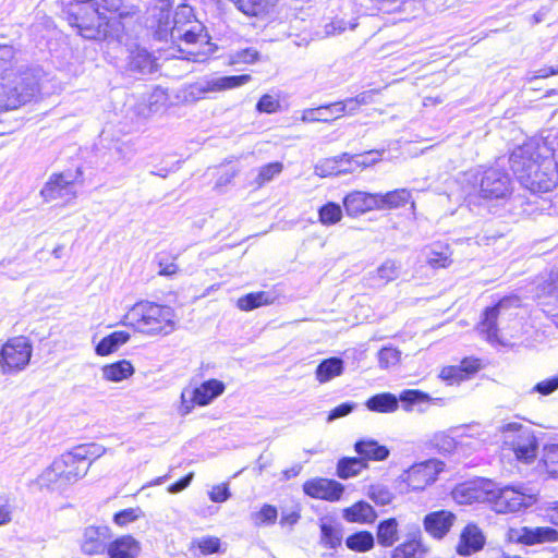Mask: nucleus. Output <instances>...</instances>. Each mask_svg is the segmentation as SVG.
Returning <instances> with one entry per match:
<instances>
[{"label": "nucleus", "instance_id": "nucleus-26", "mask_svg": "<svg viewBox=\"0 0 558 558\" xmlns=\"http://www.w3.org/2000/svg\"><path fill=\"white\" fill-rule=\"evenodd\" d=\"M424 254L426 263L434 269L447 268L452 264V251L447 244L435 243Z\"/></svg>", "mask_w": 558, "mask_h": 558}, {"label": "nucleus", "instance_id": "nucleus-20", "mask_svg": "<svg viewBox=\"0 0 558 558\" xmlns=\"http://www.w3.org/2000/svg\"><path fill=\"white\" fill-rule=\"evenodd\" d=\"M303 490L306 495L313 498L337 501L340 499L344 487L342 484L333 480L315 478L305 482Z\"/></svg>", "mask_w": 558, "mask_h": 558}, {"label": "nucleus", "instance_id": "nucleus-11", "mask_svg": "<svg viewBox=\"0 0 558 558\" xmlns=\"http://www.w3.org/2000/svg\"><path fill=\"white\" fill-rule=\"evenodd\" d=\"M480 196L485 199H505L512 193L511 180L498 168L485 169L478 179Z\"/></svg>", "mask_w": 558, "mask_h": 558}, {"label": "nucleus", "instance_id": "nucleus-14", "mask_svg": "<svg viewBox=\"0 0 558 558\" xmlns=\"http://www.w3.org/2000/svg\"><path fill=\"white\" fill-rule=\"evenodd\" d=\"M248 74L222 76L191 85L187 89L186 100L195 101L201 99L206 93L221 92L240 87L251 82Z\"/></svg>", "mask_w": 558, "mask_h": 558}, {"label": "nucleus", "instance_id": "nucleus-45", "mask_svg": "<svg viewBox=\"0 0 558 558\" xmlns=\"http://www.w3.org/2000/svg\"><path fill=\"white\" fill-rule=\"evenodd\" d=\"M129 66L131 70L137 71L140 73L150 72L153 66L151 57L146 50L138 49L132 52Z\"/></svg>", "mask_w": 558, "mask_h": 558}, {"label": "nucleus", "instance_id": "nucleus-18", "mask_svg": "<svg viewBox=\"0 0 558 558\" xmlns=\"http://www.w3.org/2000/svg\"><path fill=\"white\" fill-rule=\"evenodd\" d=\"M510 537L524 545L554 543L558 541V531L549 526H522L511 529Z\"/></svg>", "mask_w": 558, "mask_h": 558}, {"label": "nucleus", "instance_id": "nucleus-44", "mask_svg": "<svg viewBox=\"0 0 558 558\" xmlns=\"http://www.w3.org/2000/svg\"><path fill=\"white\" fill-rule=\"evenodd\" d=\"M319 222L324 226H331L339 222L342 218L341 206L329 202L318 210Z\"/></svg>", "mask_w": 558, "mask_h": 558}, {"label": "nucleus", "instance_id": "nucleus-35", "mask_svg": "<svg viewBox=\"0 0 558 558\" xmlns=\"http://www.w3.org/2000/svg\"><path fill=\"white\" fill-rule=\"evenodd\" d=\"M170 38L172 40H183L187 45L208 43V36L204 33V27L198 22L193 23L178 33H173Z\"/></svg>", "mask_w": 558, "mask_h": 558}, {"label": "nucleus", "instance_id": "nucleus-30", "mask_svg": "<svg viewBox=\"0 0 558 558\" xmlns=\"http://www.w3.org/2000/svg\"><path fill=\"white\" fill-rule=\"evenodd\" d=\"M343 371L344 362L340 357H329L318 364L315 376L320 384H325L340 376Z\"/></svg>", "mask_w": 558, "mask_h": 558}, {"label": "nucleus", "instance_id": "nucleus-1", "mask_svg": "<svg viewBox=\"0 0 558 558\" xmlns=\"http://www.w3.org/2000/svg\"><path fill=\"white\" fill-rule=\"evenodd\" d=\"M546 145L529 141L512 150L509 163L519 182L532 193H546L558 183V161Z\"/></svg>", "mask_w": 558, "mask_h": 558}, {"label": "nucleus", "instance_id": "nucleus-15", "mask_svg": "<svg viewBox=\"0 0 558 558\" xmlns=\"http://www.w3.org/2000/svg\"><path fill=\"white\" fill-rule=\"evenodd\" d=\"M492 481L477 478L457 485L451 495L459 505H470L473 502H487Z\"/></svg>", "mask_w": 558, "mask_h": 558}, {"label": "nucleus", "instance_id": "nucleus-52", "mask_svg": "<svg viewBox=\"0 0 558 558\" xmlns=\"http://www.w3.org/2000/svg\"><path fill=\"white\" fill-rule=\"evenodd\" d=\"M400 265L395 260L388 259L377 268V276L380 280L388 282L398 278Z\"/></svg>", "mask_w": 558, "mask_h": 558}, {"label": "nucleus", "instance_id": "nucleus-9", "mask_svg": "<svg viewBox=\"0 0 558 558\" xmlns=\"http://www.w3.org/2000/svg\"><path fill=\"white\" fill-rule=\"evenodd\" d=\"M445 463L438 459H428L414 463L400 476V482L407 484L410 490H424L434 484L444 471Z\"/></svg>", "mask_w": 558, "mask_h": 558}, {"label": "nucleus", "instance_id": "nucleus-60", "mask_svg": "<svg viewBox=\"0 0 558 558\" xmlns=\"http://www.w3.org/2000/svg\"><path fill=\"white\" fill-rule=\"evenodd\" d=\"M354 407H355V404L352 402L341 403L340 405L336 407L335 409H332L329 412L327 421L331 422L333 420H337V418H340V417H343V416L350 414L353 411Z\"/></svg>", "mask_w": 558, "mask_h": 558}, {"label": "nucleus", "instance_id": "nucleus-59", "mask_svg": "<svg viewBox=\"0 0 558 558\" xmlns=\"http://www.w3.org/2000/svg\"><path fill=\"white\" fill-rule=\"evenodd\" d=\"M138 518V510L129 508L121 510L113 517V522L119 526H125L126 524L134 522Z\"/></svg>", "mask_w": 558, "mask_h": 558}, {"label": "nucleus", "instance_id": "nucleus-58", "mask_svg": "<svg viewBox=\"0 0 558 558\" xmlns=\"http://www.w3.org/2000/svg\"><path fill=\"white\" fill-rule=\"evenodd\" d=\"M558 389V376L542 380L537 383L531 392H537L542 396H549Z\"/></svg>", "mask_w": 558, "mask_h": 558}, {"label": "nucleus", "instance_id": "nucleus-31", "mask_svg": "<svg viewBox=\"0 0 558 558\" xmlns=\"http://www.w3.org/2000/svg\"><path fill=\"white\" fill-rule=\"evenodd\" d=\"M418 538H413L397 546L391 555V558H424L427 554V547L422 543L420 532Z\"/></svg>", "mask_w": 558, "mask_h": 558}, {"label": "nucleus", "instance_id": "nucleus-3", "mask_svg": "<svg viewBox=\"0 0 558 558\" xmlns=\"http://www.w3.org/2000/svg\"><path fill=\"white\" fill-rule=\"evenodd\" d=\"M84 0L71 3L69 22L76 27L78 34L86 39H106L116 17L106 16L105 12L117 13L120 17L126 15L122 11V0Z\"/></svg>", "mask_w": 558, "mask_h": 558}, {"label": "nucleus", "instance_id": "nucleus-48", "mask_svg": "<svg viewBox=\"0 0 558 558\" xmlns=\"http://www.w3.org/2000/svg\"><path fill=\"white\" fill-rule=\"evenodd\" d=\"M381 153L368 151L366 154L349 155V160H345L348 166H352L354 171L359 168H366L379 160Z\"/></svg>", "mask_w": 558, "mask_h": 558}, {"label": "nucleus", "instance_id": "nucleus-51", "mask_svg": "<svg viewBox=\"0 0 558 558\" xmlns=\"http://www.w3.org/2000/svg\"><path fill=\"white\" fill-rule=\"evenodd\" d=\"M368 497L380 506L389 505L393 499V494L385 485H372L368 489Z\"/></svg>", "mask_w": 558, "mask_h": 558}, {"label": "nucleus", "instance_id": "nucleus-22", "mask_svg": "<svg viewBox=\"0 0 558 558\" xmlns=\"http://www.w3.org/2000/svg\"><path fill=\"white\" fill-rule=\"evenodd\" d=\"M485 545L482 530L474 523L466 524L460 533L456 551L460 556H471L480 551Z\"/></svg>", "mask_w": 558, "mask_h": 558}, {"label": "nucleus", "instance_id": "nucleus-56", "mask_svg": "<svg viewBox=\"0 0 558 558\" xmlns=\"http://www.w3.org/2000/svg\"><path fill=\"white\" fill-rule=\"evenodd\" d=\"M399 399L403 402H409V403H420V402H426V401H430V400H434L437 402L442 401L441 398L432 399L427 393L420 391V390H412V389L404 390L400 395Z\"/></svg>", "mask_w": 558, "mask_h": 558}, {"label": "nucleus", "instance_id": "nucleus-63", "mask_svg": "<svg viewBox=\"0 0 558 558\" xmlns=\"http://www.w3.org/2000/svg\"><path fill=\"white\" fill-rule=\"evenodd\" d=\"M544 294L555 295L558 299V269L553 270L548 281L542 288Z\"/></svg>", "mask_w": 558, "mask_h": 558}, {"label": "nucleus", "instance_id": "nucleus-40", "mask_svg": "<svg viewBox=\"0 0 558 558\" xmlns=\"http://www.w3.org/2000/svg\"><path fill=\"white\" fill-rule=\"evenodd\" d=\"M367 468V462L361 458H342L337 465V474L340 478H350Z\"/></svg>", "mask_w": 558, "mask_h": 558}, {"label": "nucleus", "instance_id": "nucleus-6", "mask_svg": "<svg viewBox=\"0 0 558 558\" xmlns=\"http://www.w3.org/2000/svg\"><path fill=\"white\" fill-rule=\"evenodd\" d=\"M534 502V495L527 493L523 486H500L492 481L487 504L496 513H515L531 507Z\"/></svg>", "mask_w": 558, "mask_h": 558}, {"label": "nucleus", "instance_id": "nucleus-2", "mask_svg": "<svg viewBox=\"0 0 558 558\" xmlns=\"http://www.w3.org/2000/svg\"><path fill=\"white\" fill-rule=\"evenodd\" d=\"M12 46L0 45V112L15 110L39 92L34 70L19 65Z\"/></svg>", "mask_w": 558, "mask_h": 558}, {"label": "nucleus", "instance_id": "nucleus-41", "mask_svg": "<svg viewBox=\"0 0 558 558\" xmlns=\"http://www.w3.org/2000/svg\"><path fill=\"white\" fill-rule=\"evenodd\" d=\"M375 541L371 532L361 531L347 537L345 545L349 549L365 553L374 547Z\"/></svg>", "mask_w": 558, "mask_h": 558}, {"label": "nucleus", "instance_id": "nucleus-12", "mask_svg": "<svg viewBox=\"0 0 558 558\" xmlns=\"http://www.w3.org/2000/svg\"><path fill=\"white\" fill-rule=\"evenodd\" d=\"M520 300L517 296H507L500 300L495 306L485 311L484 319L481 323V331L486 333L488 341H499V331L504 329V320L507 312L517 308Z\"/></svg>", "mask_w": 558, "mask_h": 558}, {"label": "nucleus", "instance_id": "nucleus-4", "mask_svg": "<svg viewBox=\"0 0 558 558\" xmlns=\"http://www.w3.org/2000/svg\"><path fill=\"white\" fill-rule=\"evenodd\" d=\"M73 449L57 457L37 478L41 489L62 493L86 476L90 462H84Z\"/></svg>", "mask_w": 558, "mask_h": 558}, {"label": "nucleus", "instance_id": "nucleus-49", "mask_svg": "<svg viewBox=\"0 0 558 558\" xmlns=\"http://www.w3.org/2000/svg\"><path fill=\"white\" fill-rule=\"evenodd\" d=\"M543 462L550 476H558V445H549L544 448Z\"/></svg>", "mask_w": 558, "mask_h": 558}, {"label": "nucleus", "instance_id": "nucleus-17", "mask_svg": "<svg viewBox=\"0 0 558 558\" xmlns=\"http://www.w3.org/2000/svg\"><path fill=\"white\" fill-rule=\"evenodd\" d=\"M111 533L107 526H88L81 539V549L85 555L95 556L107 553Z\"/></svg>", "mask_w": 558, "mask_h": 558}, {"label": "nucleus", "instance_id": "nucleus-10", "mask_svg": "<svg viewBox=\"0 0 558 558\" xmlns=\"http://www.w3.org/2000/svg\"><path fill=\"white\" fill-rule=\"evenodd\" d=\"M505 439L511 440L513 452L518 460L530 462L536 457L537 442L533 433L522 424L511 422L501 427Z\"/></svg>", "mask_w": 558, "mask_h": 558}, {"label": "nucleus", "instance_id": "nucleus-43", "mask_svg": "<svg viewBox=\"0 0 558 558\" xmlns=\"http://www.w3.org/2000/svg\"><path fill=\"white\" fill-rule=\"evenodd\" d=\"M250 518L257 527L272 525L278 519V511L275 506L265 504L258 511L252 512Z\"/></svg>", "mask_w": 558, "mask_h": 558}, {"label": "nucleus", "instance_id": "nucleus-50", "mask_svg": "<svg viewBox=\"0 0 558 558\" xmlns=\"http://www.w3.org/2000/svg\"><path fill=\"white\" fill-rule=\"evenodd\" d=\"M283 165L279 161L270 162L259 168L258 175L256 178V184L258 186L271 181L276 175L281 173Z\"/></svg>", "mask_w": 558, "mask_h": 558}, {"label": "nucleus", "instance_id": "nucleus-33", "mask_svg": "<svg viewBox=\"0 0 558 558\" xmlns=\"http://www.w3.org/2000/svg\"><path fill=\"white\" fill-rule=\"evenodd\" d=\"M399 541V524L397 519L390 518L379 522L377 526V542L384 547H391Z\"/></svg>", "mask_w": 558, "mask_h": 558}, {"label": "nucleus", "instance_id": "nucleus-54", "mask_svg": "<svg viewBox=\"0 0 558 558\" xmlns=\"http://www.w3.org/2000/svg\"><path fill=\"white\" fill-rule=\"evenodd\" d=\"M203 555L218 553L220 549V539L215 536H204L194 541Z\"/></svg>", "mask_w": 558, "mask_h": 558}, {"label": "nucleus", "instance_id": "nucleus-53", "mask_svg": "<svg viewBox=\"0 0 558 558\" xmlns=\"http://www.w3.org/2000/svg\"><path fill=\"white\" fill-rule=\"evenodd\" d=\"M360 106L355 102V99L347 98L341 101L332 102L333 111L336 112V118H340L344 114L353 116L360 110Z\"/></svg>", "mask_w": 558, "mask_h": 558}, {"label": "nucleus", "instance_id": "nucleus-19", "mask_svg": "<svg viewBox=\"0 0 558 558\" xmlns=\"http://www.w3.org/2000/svg\"><path fill=\"white\" fill-rule=\"evenodd\" d=\"M457 515L448 510L433 511L424 517L423 526L427 534L435 539H442L451 530Z\"/></svg>", "mask_w": 558, "mask_h": 558}, {"label": "nucleus", "instance_id": "nucleus-42", "mask_svg": "<svg viewBox=\"0 0 558 558\" xmlns=\"http://www.w3.org/2000/svg\"><path fill=\"white\" fill-rule=\"evenodd\" d=\"M272 303V298L268 292L260 291L248 293L242 298H240L236 302V305L242 311H252L262 305H267Z\"/></svg>", "mask_w": 558, "mask_h": 558}, {"label": "nucleus", "instance_id": "nucleus-62", "mask_svg": "<svg viewBox=\"0 0 558 558\" xmlns=\"http://www.w3.org/2000/svg\"><path fill=\"white\" fill-rule=\"evenodd\" d=\"M301 518L300 510L293 509V510H282L281 518H280V525L281 526H289L292 527L295 525Z\"/></svg>", "mask_w": 558, "mask_h": 558}, {"label": "nucleus", "instance_id": "nucleus-57", "mask_svg": "<svg viewBox=\"0 0 558 558\" xmlns=\"http://www.w3.org/2000/svg\"><path fill=\"white\" fill-rule=\"evenodd\" d=\"M279 108H280L279 99L271 95H268V94L262 96L256 105V109L259 112H265V113H275L279 110Z\"/></svg>", "mask_w": 558, "mask_h": 558}, {"label": "nucleus", "instance_id": "nucleus-24", "mask_svg": "<svg viewBox=\"0 0 558 558\" xmlns=\"http://www.w3.org/2000/svg\"><path fill=\"white\" fill-rule=\"evenodd\" d=\"M142 545L132 535H122L109 542L107 548L108 558H138Z\"/></svg>", "mask_w": 558, "mask_h": 558}, {"label": "nucleus", "instance_id": "nucleus-38", "mask_svg": "<svg viewBox=\"0 0 558 558\" xmlns=\"http://www.w3.org/2000/svg\"><path fill=\"white\" fill-rule=\"evenodd\" d=\"M332 104L319 106L317 108L305 109L302 111L300 120L304 123L324 122L329 123L336 120V112Z\"/></svg>", "mask_w": 558, "mask_h": 558}, {"label": "nucleus", "instance_id": "nucleus-29", "mask_svg": "<svg viewBox=\"0 0 558 558\" xmlns=\"http://www.w3.org/2000/svg\"><path fill=\"white\" fill-rule=\"evenodd\" d=\"M354 449L364 461H384L389 457V449L373 439H363L355 442Z\"/></svg>", "mask_w": 558, "mask_h": 558}, {"label": "nucleus", "instance_id": "nucleus-8", "mask_svg": "<svg viewBox=\"0 0 558 558\" xmlns=\"http://www.w3.org/2000/svg\"><path fill=\"white\" fill-rule=\"evenodd\" d=\"M226 386L218 379H209L198 387H186L181 392V405L179 413L187 415L198 405L204 407L213 402L217 397L223 393Z\"/></svg>", "mask_w": 558, "mask_h": 558}, {"label": "nucleus", "instance_id": "nucleus-46", "mask_svg": "<svg viewBox=\"0 0 558 558\" xmlns=\"http://www.w3.org/2000/svg\"><path fill=\"white\" fill-rule=\"evenodd\" d=\"M76 453H80V458L84 462H90V464L101 456L106 453V448L98 444H84L74 447Z\"/></svg>", "mask_w": 558, "mask_h": 558}, {"label": "nucleus", "instance_id": "nucleus-34", "mask_svg": "<svg viewBox=\"0 0 558 558\" xmlns=\"http://www.w3.org/2000/svg\"><path fill=\"white\" fill-rule=\"evenodd\" d=\"M343 518L349 522L371 523L376 518L373 507L364 501H359L344 510Z\"/></svg>", "mask_w": 558, "mask_h": 558}, {"label": "nucleus", "instance_id": "nucleus-47", "mask_svg": "<svg viewBox=\"0 0 558 558\" xmlns=\"http://www.w3.org/2000/svg\"><path fill=\"white\" fill-rule=\"evenodd\" d=\"M378 364L381 369L395 367L400 363L401 352L392 347H385L378 351Z\"/></svg>", "mask_w": 558, "mask_h": 558}, {"label": "nucleus", "instance_id": "nucleus-32", "mask_svg": "<svg viewBox=\"0 0 558 558\" xmlns=\"http://www.w3.org/2000/svg\"><path fill=\"white\" fill-rule=\"evenodd\" d=\"M130 339V333L124 330H118L109 336L102 338L96 345V354L106 356L116 352L122 344L126 343Z\"/></svg>", "mask_w": 558, "mask_h": 558}, {"label": "nucleus", "instance_id": "nucleus-39", "mask_svg": "<svg viewBox=\"0 0 558 558\" xmlns=\"http://www.w3.org/2000/svg\"><path fill=\"white\" fill-rule=\"evenodd\" d=\"M342 531L336 523L329 521L320 522V543L327 548L335 549L341 545Z\"/></svg>", "mask_w": 558, "mask_h": 558}, {"label": "nucleus", "instance_id": "nucleus-5", "mask_svg": "<svg viewBox=\"0 0 558 558\" xmlns=\"http://www.w3.org/2000/svg\"><path fill=\"white\" fill-rule=\"evenodd\" d=\"M128 324L148 336H167L175 329V314L170 306L138 302L125 315Z\"/></svg>", "mask_w": 558, "mask_h": 558}, {"label": "nucleus", "instance_id": "nucleus-36", "mask_svg": "<svg viewBox=\"0 0 558 558\" xmlns=\"http://www.w3.org/2000/svg\"><path fill=\"white\" fill-rule=\"evenodd\" d=\"M366 408L379 413L395 412L398 409V398L389 392L378 393L366 401Z\"/></svg>", "mask_w": 558, "mask_h": 558}, {"label": "nucleus", "instance_id": "nucleus-28", "mask_svg": "<svg viewBox=\"0 0 558 558\" xmlns=\"http://www.w3.org/2000/svg\"><path fill=\"white\" fill-rule=\"evenodd\" d=\"M101 377L106 381L120 383L131 377L135 369L128 360H121L101 367Z\"/></svg>", "mask_w": 558, "mask_h": 558}, {"label": "nucleus", "instance_id": "nucleus-7", "mask_svg": "<svg viewBox=\"0 0 558 558\" xmlns=\"http://www.w3.org/2000/svg\"><path fill=\"white\" fill-rule=\"evenodd\" d=\"M33 345L24 336L7 340L0 350V372L3 375H14L24 371L31 362Z\"/></svg>", "mask_w": 558, "mask_h": 558}, {"label": "nucleus", "instance_id": "nucleus-23", "mask_svg": "<svg viewBox=\"0 0 558 558\" xmlns=\"http://www.w3.org/2000/svg\"><path fill=\"white\" fill-rule=\"evenodd\" d=\"M481 363L478 360L464 359L459 365H449L441 368L439 378L448 385L459 384L478 372Z\"/></svg>", "mask_w": 558, "mask_h": 558}, {"label": "nucleus", "instance_id": "nucleus-37", "mask_svg": "<svg viewBox=\"0 0 558 558\" xmlns=\"http://www.w3.org/2000/svg\"><path fill=\"white\" fill-rule=\"evenodd\" d=\"M246 15L257 16L267 13L279 0H231Z\"/></svg>", "mask_w": 558, "mask_h": 558}, {"label": "nucleus", "instance_id": "nucleus-25", "mask_svg": "<svg viewBox=\"0 0 558 558\" xmlns=\"http://www.w3.org/2000/svg\"><path fill=\"white\" fill-rule=\"evenodd\" d=\"M345 160H349V154L324 159L316 163L314 168L315 174L322 178H326L353 172L354 168L352 166H348Z\"/></svg>", "mask_w": 558, "mask_h": 558}, {"label": "nucleus", "instance_id": "nucleus-16", "mask_svg": "<svg viewBox=\"0 0 558 558\" xmlns=\"http://www.w3.org/2000/svg\"><path fill=\"white\" fill-rule=\"evenodd\" d=\"M41 195L46 202L61 201L68 204L76 197L74 179L70 174H54L41 190Z\"/></svg>", "mask_w": 558, "mask_h": 558}, {"label": "nucleus", "instance_id": "nucleus-27", "mask_svg": "<svg viewBox=\"0 0 558 558\" xmlns=\"http://www.w3.org/2000/svg\"><path fill=\"white\" fill-rule=\"evenodd\" d=\"M412 199V193L407 189H397L387 193H377L378 210L396 209Z\"/></svg>", "mask_w": 558, "mask_h": 558}, {"label": "nucleus", "instance_id": "nucleus-64", "mask_svg": "<svg viewBox=\"0 0 558 558\" xmlns=\"http://www.w3.org/2000/svg\"><path fill=\"white\" fill-rule=\"evenodd\" d=\"M347 29V23L343 20H336L325 25V35L335 36Z\"/></svg>", "mask_w": 558, "mask_h": 558}, {"label": "nucleus", "instance_id": "nucleus-61", "mask_svg": "<svg viewBox=\"0 0 558 558\" xmlns=\"http://www.w3.org/2000/svg\"><path fill=\"white\" fill-rule=\"evenodd\" d=\"M230 497L229 488L226 484L216 485L209 492V498L214 502H223Z\"/></svg>", "mask_w": 558, "mask_h": 558}, {"label": "nucleus", "instance_id": "nucleus-21", "mask_svg": "<svg viewBox=\"0 0 558 558\" xmlns=\"http://www.w3.org/2000/svg\"><path fill=\"white\" fill-rule=\"evenodd\" d=\"M343 206L348 216L351 217H356L371 210H378L377 193L351 192L343 198Z\"/></svg>", "mask_w": 558, "mask_h": 558}, {"label": "nucleus", "instance_id": "nucleus-55", "mask_svg": "<svg viewBox=\"0 0 558 558\" xmlns=\"http://www.w3.org/2000/svg\"><path fill=\"white\" fill-rule=\"evenodd\" d=\"M259 59V52L254 48H245L236 51L230 57L231 64L246 63L251 64Z\"/></svg>", "mask_w": 558, "mask_h": 558}, {"label": "nucleus", "instance_id": "nucleus-13", "mask_svg": "<svg viewBox=\"0 0 558 558\" xmlns=\"http://www.w3.org/2000/svg\"><path fill=\"white\" fill-rule=\"evenodd\" d=\"M169 3L161 2L160 16L158 17L157 33L160 37L167 38L168 36L178 33L179 31L192 25L194 21L193 9L187 4H180L177 7L172 17L168 11Z\"/></svg>", "mask_w": 558, "mask_h": 558}]
</instances>
